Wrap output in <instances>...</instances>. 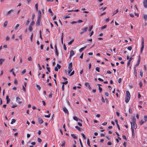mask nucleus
Segmentation results:
<instances>
[{"label":"nucleus","mask_w":147,"mask_h":147,"mask_svg":"<svg viewBox=\"0 0 147 147\" xmlns=\"http://www.w3.org/2000/svg\"><path fill=\"white\" fill-rule=\"evenodd\" d=\"M16 100L17 102L19 104H20L22 103V101L20 99L19 97H16Z\"/></svg>","instance_id":"obj_8"},{"label":"nucleus","mask_w":147,"mask_h":147,"mask_svg":"<svg viewBox=\"0 0 147 147\" xmlns=\"http://www.w3.org/2000/svg\"><path fill=\"white\" fill-rule=\"evenodd\" d=\"M7 21H5L4 23L3 26L4 27H6L7 26Z\"/></svg>","instance_id":"obj_23"},{"label":"nucleus","mask_w":147,"mask_h":147,"mask_svg":"<svg viewBox=\"0 0 147 147\" xmlns=\"http://www.w3.org/2000/svg\"><path fill=\"white\" fill-rule=\"evenodd\" d=\"M122 138L123 139L126 140V136L125 135H123L122 136Z\"/></svg>","instance_id":"obj_58"},{"label":"nucleus","mask_w":147,"mask_h":147,"mask_svg":"<svg viewBox=\"0 0 147 147\" xmlns=\"http://www.w3.org/2000/svg\"><path fill=\"white\" fill-rule=\"evenodd\" d=\"M63 48H64V49L65 50H66V45H65V44H63Z\"/></svg>","instance_id":"obj_50"},{"label":"nucleus","mask_w":147,"mask_h":147,"mask_svg":"<svg viewBox=\"0 0 147 147\" xmlns=\"http://www.w3.org/2000/svg\"><path fill=\"white\" fill-rule=\"evenodd\" d=\"M144 119L145 122L147 121V116L145 115L144 116Z\"/></svg>","instance_id":"obj_39"},{"label":"nucleus","mask_w":147,"mask_h":147,"mask_svg":"<svg viewBox=\"0 0 147 147\" xmlns=\"http://www.w3.org/2000/svg\"><path fill=\"white\" fill-rule=\"evenodd\" d=\"M35 24V22L34 21H32L30 23V26H33L34 24Z\"/></svg>","instance_id":"obj_29"},{"label":"nucleus","mask_w":147,"mask_h":147,"mask_svg":"<svg viewBox=\"0 0 147 147\" xmlns=\"http://www.w3.org/2000/svg\"><path fill=\"white\" fill-rule=\"evenodd\" d=\"M141 45L142 47L140 49V52L142 53L143 51L144 46V40L143 38H142Z\"/></svg>","instance_id":"obj_3"},{"label":"nucleus","mask_w":147,"mask_h":147,"mask_svg":"<svg viewBox=\"0 0 147 147\" xmlns=\"http://www.w3.org/2000/svg\"><path fill=\"white\" fill-rule=\"evenodd\" d=\"M93 28V26H90L89 28V31H90Z\"/></svg>","instance_id":"obj_47"},{"label":"nucleus","mask_w":147,"mask_h":147,"mask_svg":"<svg viewBox=\"0 0 147 147\" xmlns=\"http://www.w3.org/2000/svg\"><path fill=\"white\" fill-rule=\"evenodd\" d=\"M63 33H62V36L61 37V42L62 44H63Z\"/></svg>","instance_id":"obj_31"},{"label":"nucleus","mask_w":147,"mask_h":147,"mask_svg":"<svg viewBox=\"0 0 147 147\" xmlns=\"http://www.w3.org/2000/svg\"><path fill=\"white\" fill-rule=\"evenodd\" d=\"M79 142L81 147H83V145L80 139H79Z\"/></svg>","instance_id":"obj_46"},{"label":"nucleus","mask_w":147,"mask_h":147,"mask_svg":"<svg viewBox=\"0 0 147 147\" xmlns=\"http://www.w3.org/2000/svg\"><path fill=\"white\" fill-rule=\"evenodd\" d=\"M48 11H49V12L51 13V15H53V13L52 12L51 9H49Z\"/></svg>","instance_id":"obj_25"},{"label":"nucleus","mask_w":147,"mask_h":147,"mask_svg":"<svg viewBox=\"0 0 147 147\" xmlns=\"http://www.w3.org/2000/svg\"><path fill=\"white\" fill-rule=\"evenodd\" d=\"M65 145V142H64L61 145V146L62 147H64Z\"/></svg>","instance_id":"obj_60"},{"label":"nucleus","mask_w":147,"mask_h":147,"mask_svg":"<svg viewBox=\"0 0 147 147\" xmlns=\"http://www.w3.org/2000/svg\"><path fill=\"white\" fill-rule=\"evenodd\" d=\"M72 63H69V65L68 67V69H69L68 71V74H69L72 71Z\"/></svg>","instance_id":"obj_2"},{"label":"nucleus","mask_w":147,"mask_h":147,"mask_svg":"<svg viewBox=\"0 0 147 147\" xmlns=\"http://www.w3.org/2000/svg\"><path fill=\"white\" fill-rule=\"evenodd\" d=\"M75 128L79 131H80L81 130V129L78 126H76Z\"/></svg>","instance_id":"obj_36"},{"label":"nucleus","mask_w":147,"mask_h":147,"mask_svg":"<svg viewBox=\"0 0 147 147\" xmlns=\"http://www.w3.org/2000/svg\"><path fill=\"white\" fill-rule=\"evenodd\" d=\"M143 4L144 7L145 8H147V0H144Z\"/></svg>","instance_id":"obj_10"},{"label":"nucleus","mask_w":147,"mask_h":147,"mask_svg":"<svg viewBox=\"0 0 147 147\" xmlns=\"http://www.w3.org/2000/svg\"><path fill=\"white\" fill-rule=\"evenodd\" d=\"M14 12V11L13 9H11L8 12L5 14V15L6 16H11V13H13Z\"/></svg>","instance_id":"obj_4"},{"label":"nucleus","mask_w":147,"mask_h":147,"mask_svg":"<svg viewBox=\"0 0 147 147\" xmlns=\"http://www.w3.org/2000/svg\"><path fill=\"white\" fill-rule=\"evenodd\" d=\"M50 116H51V113H49L48 115H45V117H46L49 118L50 117Z\"/></svg>","instance_id":"obj_38"},{"label":"nucleus","mask_w":147,"mask_h":147,"mask_svg":"<svg viewBox=\"0 0 147 147\" xmlns=\"http://www.w3.org/2000/svg\"><path fill=\"white\" fill-rule=\"evenodd\" d=\"M85 85L87 87H88L90 86L89 83L88 82H86L85 84Z\"/></svg>","instance_id":"obj_21"},{"label":"nucleus","mask_w":147,"mask_h":147,"mask_svg":"<svg viewBox=\"0 0 147 147\" xmlns=\"http://www.w3.org/2000/svg\"><path fill=\"white\" fill-rule=\"evenodd\" d=\"M100 68L98 67H97L95 68V70L96 71L98 72H100Z\"/></svg>","instance_id":"obj_35"},{"label":"nucleus","mask_w":147,"mask_h":147,"mask_svg":"<svg viewBox=\"0 0 147 147\" xmlns=\"http://www.w3.org/2000/svg\"><path fill=\"white\" fill-rule=\"evenodd\" d=\"M84 53H82L80 56V58L81 59H82L83 58V56Z\"/></svg>","instance_id":"obj_63"},{"label":"nucleus","mask_w":147,"mask_h":147,"mask_svg":"<svg viewBox=\"0 0 147 147\" xmlns=\"http://www.w3.org/2000/svg\"><path fill=\"white\" fill-rule=\"evenodd\" d=\"M6 99L7 101V103L8 104L10 100V98H9L8 96H6Z\"/></svg>","instance_id":"obj_13"},{"label":"nucleus","mask_w":147,"mask_h":147,"mask_svg":"<svg viewBox=\"0 0 147 147\" xmlns=\"http://www.w3.org/2000/svg\"><path fill=\"white\" fill-rule=\"evenodd\" d=\"M36 87L38 89V90H40L41 89L39 85H38V84H36Z\"/></svg>","instance_id":"obj_32"},{"label":"nucleus","mask_w":147,"mask_h":147,"mask_svg":"<svg viewBox=\"0 0 147 147\" xmlns=\"http://www.w3.org/2000/svg\"><path fill=\"white\" fill-rule=\"evenodd\" d=\"M71 136L74 139H77V137L76 136L75 134H71Z\"/></svg>","instance_id":"obj_16"},{"label":"nucleus","mask_w":147,"mask_h":147,"mask_svg":"<svg viewBox=\"0 0 147 147\" xmlns=\"http://www.w3.org/2000/svg\"><path fill=\"white\" fill-rule=\"evenodd\" d=\"M38 17H41V12L40 11V10H38Z\"/></svg>","instance_id":"obj_17"},{"label":"nucleus","mask_w":147,"mask_h":147,"mask_svg":"<svg viewBox=\"0 0 147 147\" xmlns=\"http://www.w3.org/2000/svg\"><path fill=\"white\" fill-rule=\"evenodd\" d=\"M140 86V87H141L142 86V83L141 82H140L139 84Z\"/></svg>","instance_id":"obj_52"},{"label":"nucleus","mask_w":147,"mask_h":147,"mask_svg":"<svg viewBox=\"0 0 147 147\" xmlns=\"http://www.w3.org/2000/svg\"><path fill=\"white\" fill-rule=\"evenodd\" d=\"M29 30L30 31H32V26H29Z\"/></svg>","instance_id":"obj_33"},{"label":"nucleus","mask_w":147,"mask_h":147,"mask_svg":"<svg viewBox=\"0 0 147 147\" xmlns=\"http://www.w3.org/2000/svg\"><path fill=\"white\" fill-rule=\"evenodd\" d=\"M26 71V69H24V70L22 72V74H24Z\"/></svg>","instance_id":"obj_41"},{"label":"nucleus","mask_w":147,"mask_h":147,"mask_svg":"<svg viewBox=\"0 0 147 147\" xmlns=\"http://www.w3.org/2000/svg\"><path fill=\"white\" fill-rule=\"evenodd\" d=\"M88 29V28L87 27H85L83 28H82V30L83 31L82 32H80V34H82L83 33H84L85 32H86L87 30Z\"/></svg>","instance_id":"obj_6"},{"label":"nucleus","mask_w":147,"mask_h":147,"mask_svg":"<svg viewBox=\"0 0 147 147\" xmlns=\"http://www.w3.org/2000/svg\"><path fill=\"white\" fill-rule=\"evenodd\" d=\"M74 51L73 50H71L70 51V57H71L74 55Z\"/></svg>","instance_id":"obj_14"},{"label":"nucleus","mask_w":147,"mask_h":147,"mask_svg":"<svg viewBox=\"0 0 147 147\" xmlns=\"http://www.w3.org/2000/svg\"><path fill=\"white\" fill-rule=\"evenodd\" d=\"M93 33H94L93 31H92L90 34V36H91L93 34Z\"/></svg>","instance_id":"obj_62"},{"label":"nucleus","mask_w":147,"mask_h":147,"mask_svg":"<svg viewBox=\"0 0 147 147\" xmlns=\"http://www.w3.org/2000/svg\"><path fill=\"white\" fill-rule=\"evenodd\" d=\"M87 144L88 145L89 147H90L91 146H90V141H89V140L88 139L87 140Z\"/></svg>","instance_id":"obj_26"},{"label":"nucleus","mask_w":147,"mask_h":147,"mask_svg":"<svg viewBox=\"0 0 147 147\" xmlns=\"http://www.w3.org/2000/svg\"><path fill=\"white\" fill-rule=\"evenodd\" d=\"M74 39H72L68 43V45H71L72 44V43L74 41Z\"/></svg>","instance_id":"obj_20"},{"label":"nucleus","mask_w":147,"mask_h":147,"mask_svg":"<svg viewBox=\"0 0 147 147\" xmlns=\"http://www.w3.org/2000/svg\"><path fill=\"white\" fill-rule=\"evenodd\" d=\"M29 22H30V21L29 20H28L26 21V25H28Z\"/></svg>","instance_id":"obj_56"},{"label":"nucleus","mask_w":147,"mask_h":147,"mask_svg":"<svg viewBox=\"0 0 147 147\" xmlns=\"http://www.w3.org/2000/svg\"><path fill=\"white\" fill-rule=\"evenodd\" d=\"M63 110L65 113H66L67 115H69V112L68 110L66 107H64L63 108Z\"/></svg>","instance_id":"obj_9"},{"label":"nucleus","mask_w":147,"mask_h":147,"mask_svg":"<svg viewBox=\"0 0 147 147\" xmlns=\"http://www.w3.org/2000/svg\"><path fill=\"white\" fill-rule=\"evenodd\" d=\"M56 67H57L58 69H59L61 67V66L60 65H59L58 64H57Z\"/></svg>","instance_id":"obj_43"},{"label":"nucleus","mask_w":147,"mask_h":147,"mask_svg":"<svg viewBox=\"0 0 147 147\" xmlns=\"http://www.w3.org/2000/svg\"><path fill=\"white\" fill-rule=\"evenodd\" d=\"M118 12V10L117 9L116 11H115L113 12V16L115 14L117 13Z\"/></svg>","instance_id":"obj_37"},{"label":"nucleus","mask_w":147,"mask_h":147,"mask_svg":"<svg viewBox=\"0 0 147 147\" xmlns=\"http://www.w3.org/2000/svg\"><path fill=\"white\" fill-rule=\"evenodd\" d=\"M112 144V143H111V142H108L107 143V144L108 145H111Z\"/></svg>","instance_id":"obj_64"},{"label":"nucleus","mask_w":147,"mask_h":147,"mask_svg":"<svg viewBox=\"0 0 147 147\" xmlns=\"http://www.w3.org/2000/svg\"><path fill=\"white\" fill-rule=\"evenodd\" d=\"M55 54L57 56H58L59 54H58V51H57V49L55 50Z\"/></svg>","instance_id":"obj_49"},{"label":"nucleus","mask_w":147,"mask_h":147,"mask_svg":"<svg viewBox=\"0 0 147 147\" xmlns=\"http://www.w3.org/2000/svg\"><path fill=\"white\" fill-rule=\"evenodd\" d=\"M127 143L125 142H124L123 144V145L124 146L126 147V145Z\"/></svg>","instance_id":"obj_61"},{"label":"nucleus","mask_w":147,"mask_h":147,"mask_svg":"<svg viewBox=\"0 0 147 147\" xmlns=\"http://www.w3.org/2000/svg\"><path fill=\"white\" fill-rule=\"evenodd\" d=\"M38 141L39 142H41L42 141L41 139L40 138H38Z\"/></svg>","instance_id":"obj_48"},{"label":"nucleus","mask_w":147,"mask_h":147,"mask_svg":"<svg viewBox=\"0 0 147 147\" xmlns=\"http://www.w3.org/2000/svg\"><path fill=\"white\" fill-rule=\"evenodd\" d=\"M33 33H32L31 36H30V39H31V41H32V38H33Z\"/></svg>","instance_id":"obj_59"},{"label":"nucleus","mask_w":147,"mask_h":147,"mask_svg":"<svg viewBox=\"0 0 147 147\" xmlns=\"http://www.w3.org/2000/svg\"><path fill=\"white\" fill-rule=\"evenodd\" d=\"M143 72L142 70H140V75L141 78L143 77Z\"/></svg>","instance_id":"obj_28"},{"label":"nucleus","mask_w":147,"mask_h":147,"mask_svg":"<svg viewBox=\"0 0 147 147\" xmlns=\"http://www.w3.org/2000/svg\"><path fill=\"white\" fill-rule=\"evenodd\" d=\"M74 71H72V72L71 73H70V74H69V76H71L72 75H74Z\"/></svg>","instance_id":"obj_42"},{"label":"nucleus","mask_w":147,"mask_h":147,"mask_svg":"<svg viewBox=\"0 0 147 147\" xmlns=\"http://www.w3.org/2000/svg\"><path fill=\"white\" fill-rule=\"evenodd\" d=\"M40 19L41 17H38L37 20L36 22V25L38 26H39L40 25Z\"/></svg>","instance_id":"obj_7"},{"label":"nucleus","mask_w":147,"mask_h":147,"mask_svg":"<svg viewBox=\"0 0 147 147\" xmlns=\"http://www.w3.org/2000/svg\"><path fill=\"white\" fill-rule=\"evenodd\" d=\"M82 135L83 138L84 139H86V137L84 134L83 133L81 134Z\"/></svg>","instance_id":"obj_45"},{"label":"nucleus","mask_w":147,"mask_h":147,"mask_svg":"<svg viewBox=\"0 0 147 147\" xmlns=\"http://www.w3.org/2000/svg\"><path fill=\"white\" fill-rule=\"evenodd\" d=\"M5 59H0V65H2L3 63L5 61Z\"/></svg>","instance_id":"obj_12"},{"label":"nucleus","mask_w":147,"mask_h":147,"mask_svg":"<svg viewBox=\"0 0 147 147\" xmlns=\"http://www.w3.org/2000/svg\"><path fill=\"white\" fill-rule=\"evenodd\" d=\"M35 16V15L34 13L32 14V20H33L34 19Z\"/></svg>","instance_id":"obj_53"},{"label":"nucleus","mask_w":147,"mask_h":147,"mask_svg":"<svg viewBox=\"0 0 147 147\" xmlns=\"http://www.w3.org/2000/svg\"><path fill=\"white\" fill-rule=\"evenodd\" d=\"M140 59H139L138 60V61H137V63L136 64V66H138V65H139V64L140 63Z\"/></svg>","instance_id":"obj_30"},{"label":"nucleus","mask_w":147,"mask_h":147,"mask_svg":"<svg viewBox=\"0 0 147 147\" xmlns=\"http://www.w3.org/2000/svg\"><path fill=\"white\" fill-rule=\"evenodd\" d=\"M126 96L125 98V102L126 103H127L129 102L128 98H129V91H127Z\"/></svg>","instance_id":"obj_5"},{"label":"nucleus","mask_w":147,"mask_h":147,"mask_svg":"<svg viewBox=\"0 0 147 147\" xmlns=\"http://www.w3.org/2000/svg\"><path fill=\"white\" fill-rule=\"evenodd\" d=\"M38 121L39 122V123L40 124L42 123L43 122V120L40 118H38Z\"/></svg>","instance_id":"obj_11"},{"label":"nucleus","mask_w":147,"mask_h":147,"mask_svg":"<svg viewBox=\"0 0 147 147\" xmlns=\"http://www.w3.org/2000/svg\"><path fill=\"white\" fill-rule=\"evenodd\" d=\"M144 19L145 20H147V15L144 14Z\"/></svg>","instance_id":"obj_24"},{"label":"nucleus","mask_w":147,"mask_h":147,"mask_svg":"<svg viewBox=\"0 0 147 147\" xmlns=\"http://www.w3.org/2000/svg\"><path fill=\"white\" fill-rule=\"evenodd\" d=\"M73 118L74 120L77 121H78V119L76 117L74 116L73 117Z\"/></svg>","instance_id":"obj_27"},{"label":"nucleus","mask_w":147,"mask_h":147,"mask_svg":"<svg viewBox=\"0 0 147 147\" xmlns=\"http://www.w3.org/2000/svg\"><path fill=\"white\" fill-rule=\"evenodd\" d=\"M38 3H36L35 5V8L36 10H38Z\"/></svg>","instance_id":"obj_34"},{"label":"nucleus","mask_w":147,"mask_h":147,"mask_svg":"<svg viewBox=\"0 0 147 147\" xmlns=\"http://www.w3.org/2000/svg\"><path fill=\"white\" fill-rule=\"evenodd\" d=\"M16 121V120L15 119H12L11 121V124H13Z\"/></svg>","instance_id":"obj_22"},{"label":"nucleus","mask_w":147,"mask_h":147,"mask_svg":"<svg viewBox=\"0 0 147 147\" xmlns=\"http://www.w3.org/2000/svg\"><path fill=\"white\" fill-rule=\"evenodd\" d=\"M107 27V26L106 25H105L104 26H102L101 28V29H105Z\"/></svg>","instance_id":"obj_44"},{"label":"nucleus","mask_w":147,"mask_h":147,"mask_svg":"<svg viewBox=\"0 0 147 147\" xmlns=\"http://www.w3.org/2000/svg\"><path fill=\"white\" fill-rule=\"evenodd\" d=\"M101 99H102V102H103L104 103L105 102V99H104V98H103V97H102H102Z\"/></svg>","instance_id":"obj_54"},{"label":"nucleus","mask_w":147,"mask_h":147,"mask_svg":"<svg viewBox=\"0 0 147 147\" xmlns=\"http://www.w3.org/2000/svg\"><path fill=\"white\" fill-rule=\"evenodd\" d=\"M20 26V25L19 24H17L16 26L14 28V29H15V30H17L18 29V28Z\"/></svg>","instance_id":"obj_19"},{"label":"nucleus","mask_w":147,"mask_h":147,"mask_svg":"<svg viewBox=\"0 0 147 147\" xmlns=\"http://www.w3.org/2000/svg\"><path fill=\"white\" fill-rule=\"evenodd\" d=\"M86 46H84V47L80 48L79 50V52H82L83 51V50H84V49H85L86 48Z\"/></svg>","instance_id":"obj_15"},{"label":"nucleus","mask_w":147,"mask_h":147,"mask_svg":"<svg viewBox=\"0 0 147 147\" xmlns=\"http://www.w3.org/2000/svg\"><path fill=\"white\" fill-rule=\"evenodd\" d=\"M98 89H99V92H101V91L102 90V88L100 87L99 86Z\"/></svg>","instance_id":"obj_55"},{"label":"nucleus","mask_w":147,"mask_h":147,"mask_svg":"<svg viewBox=\"0 0 147 147\" xmlns=\"http://www.w3.org/2000/svg\"><path fill=\"white\" fill-rule=\"evenodd\" d=\"M136 119L135 117H133L131 119V121L130 122L131 124V130L132 133V136L134 138L135 135L134 132V129H136L137 127V124L136 123Z\"/></svg>","instance_id":"obj_1"},{"label":"nucleus","mask_w":147,"mask_h":147,"mask_svg":"<svg viewBox=\"0 0 147 147\" xmlns=\"http://www.w3.org/2000/svg\"><path fill=\"white\" fill-rule=\"evenodd\" d=\"M144 123V122L143 120H141L140 123V125H142Z\"/></svg>","instance_id":"obj_40"},{"label":"nucleus","mask_w":147,"mask_h":147,"mask_svg":"<svg viewBox=\"0 0 147 147\" xmlns=\"http://www.w3.org/2000/svg\"><path fill=\"white\" fill-rule=\"evenodd\" d=\"M32 0H27V2L28 4H29Z\"/></svg>","instance_id":"obj_57"},{"label":"nucleus","mask_w":147,"mask_h":147,"mask_svg":"<svg viewBox=\"0 0 147 147\" xmlns=\"http://www.w3.org/2000/svg\"><path fill=\"white\" fill-rule=\"evenodd\" d=\"M134 74L136 78L137 76V72L136 69V68L135 67H134Z\"/></svg>","instance_id":"obj_18"},{"label":"nucleus","mask_w":147,"mask_h":147,"mask_svg":"<svg viewBox=\"0 0 147 147\" xmlns=\"http://www.w3.org/2000/svg\"><path fill=\"white\" fill-rule=\"evenodd\" d=\"M25 87L23 85V90L25 92L26 91V89L25 88Z\"/></svg>","instance_id":"obj_51"}]
</instances>
